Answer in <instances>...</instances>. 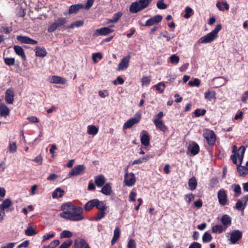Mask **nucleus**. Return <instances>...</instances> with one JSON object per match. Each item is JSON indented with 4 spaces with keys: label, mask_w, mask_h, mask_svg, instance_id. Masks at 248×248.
Returning a JSON list of instances; mask_svg holds the SVG:
<instances>
[{
    "label": "nucleus",
    "mask_w": 248,
    "mask_h": 248,
    "mask_svg": "<svg viewBox=\"0 0 248 248\" xmlns=\"http://www.w3.org/2000/svg\"><path fill=\"white\" fill-rule=\"evenodd\" d=\"M245 150H246V148H245V146H241L239 149V151H241V155H239V153H236V156H237V157H238V158L239 160L240 163H239V164H240V165H241V164L242 163V161H243V159L244 157Z\"/></svg>",
    "instance_id": "40"
},
{
    "label": "nucleus",
    "mask_w": 248,
    "mask_h": 248,
    "mask_svg": "<svg viewBox=\"0 0 248 248\" xmlns=\"http://www.w3.org/2000/svg\"><path fill=\"white\" fill-rule=\"evenodd\" d=\"M60 242L59 240H54L52 241L49 245L50 246V248H55L60 244Z\"/></svg>",
    "instance_id": "63"
},
{
    "label": "nucleus",
    "mask_w": 248,
    "mask_h": 248,
    "mask_svg": "<svg viewBox=\"0 0 248 248\" xmlns=\"http://www.w3.org/2000/svg\"><path fill=\"white\" fill-rule=\"evenodd\" d=\"M248 99V91L244 92L241 97V101L243 103L246 104L247 103V99Z\"/></svg>",
    "instance_id": "62"
},
{
    "label": "nucleus",
    "mask_w": 248,
    "mask_h": 248,
    "mask_svg": "<svg viewBox=\"0 0 248 248\" xmlns=\"http://www.w3.org/2000/svg\"><path fill=\"white\" fill-rule=\"evenodd\" d=\"M35 55L39 57H44L46 56L47 52L45 47L37 46L35 48Z\"/></svg>",
    "instance_id": "21"
},
{
    "label": "nucleus",
    "mask_w": 248,
    "mask_h": 248,
    "mask_svg": "<svg viewBox=\"0 0 248 248\" xmlns=\"http://www.w3.org/2000/svg\"><path fill=\"white\" fill-rule=\"evenodd\" d=\"M72 243V241L70 239H68L62 243L59 248H69L71 246Z\"/></svg>",
    "instance_id": "53"
},
{
    "label": "nucleus",
    "mask_w": 248,
    "mask_h": 248,
    "mask_svg": "<svg viewBox=\"0 0 248 248\" xmlns=\"http://www.w3.org/2000/svg\"><path fill=\"white\" fill-rule=\"evenodd\" d=\"M67 22L65 17L58 18L54 22L52 23L48 28L47 31L48 32H53L55 31L58 28L64 26Z\"/></svg>",
    "instance_id": "4"
},
{
    "label": "nucleus",
    "mask_w": 248,
    "mask_h": 248,
    "mask_svg": "<svg viewBox=\"0 0 248 248\" xmlns=\"http://www.w3.org/2000/svg\"><path fill=\"white\" fill-rule=\"evenodd\" d=\"M157 7L159 9L164 10L167 8V5L164 2L163 0H159L157 3Z\"/></svg>",
    "instance_id": "59"
},
{
    "label": "nucleus",
    "mask_w": 248,
    "mask_h": 248,
    "mask_svg": "<svg viewBox=\"0 0 248 248\" xmlns=\"http://www.w3.org/2000/svg\"><path fill=\"white\" fill-rule=\"evenodd\" d=\"M245 206L244 204H243V202L241 200H238L235 203V208L239 211H242L244 210Z\"/></svg>",
    "instance_id": "49"
},
{
    "label": "nucleus",
    "mask_w": 248,
    "mask_h": 248,
    "mask_svg": "<svg viewBox=\"0 0 248 248\" xmlns=\"http://www.w3.org/2000/svg\"><path fill=\"white\" fill-rule=\"evenodd\" d=\"M106 179L103 175H99L94 177V182L98 187H101L105 184Z\"/></svg>",
    "instance_id": "20"
},
{
    "label": "nucleus",
    "mask_w": 248,
    "mask_h": 248,
    "mask_svg": "<svg viewBox=\"0 0 248 248\" xmlns=\"http://www.w3.org/2000/svg\"><path fill=\"white\" fill-rule=\"evenodd\" d=\"M103 56L101 53L99 52L93 53L92 55V59L94 63H96L97 62V61L96 60L97 59L101 60Z\"/></svg>",
    "instance_id": "52"
},
{
    "label": "nucleus",
    "mask_w": 248,
    "mask_h": 248,
    "mask_svg": "<svg viewBox=\"0 0 248 248\" xmlns=\"http://www.w3.org/2000/svg\"><path fill=\"white\" fill-rule=\"evenodd\" d=\"M188 149L190 152L191 154L193 156L197 155L200 152V147L196 142H193L192 143V146L191 147L189 145Z\"/></svg>",
    "instance_id": "18"
},
{
    "label": "nucleus",
    "mask_w": 248,
    "mask_h": 248,
    "mask_svg": "<svg viewBox=\"0 0 248 248\" xmlns=\"http://www.w3.org/2000/svg\"><path fill=\"white\" fill-rule=\"evenodd\" d=\"M216 92L214 91L207 90L204 93L205 99L211 101L213 99H216Z\"/></svg>",
    "instance_id": "31"
},
{
    "label": "nucleus",
    "mask_w": 248,
    "mask_h": 248,
    "mask_svg": "<svg viewBox=\"0 0 248 248\" xmlns=\"http://www.w3.org/2000/svg\"><path fill=\"white\" fill-rule=\"evenodd\" d=\"M201 81L198 78H195L193 80H190L188 82V84L190 86L199 87L200 85Z\"/></svg>",
    "instance_id": "51"
},
{
    "label": "nucleus",
    "mask_w": 248,
    "mask_h": 248,
    "mask_svg": "<svg viewBox=\"0 0 248 248\" xmlns=\"http://www.w3.org/2000/svg\"><path fill=\"white\" fill-rule=\"evenodd\" d=\"M206 112L205 109L197 108L194 112L193 114L196 117L204 116Z\"/></svg>",
    "instance_id": "42"
},
{
    "label": "nucleus",
    "mask_w": 248,
    "mask_h": 248,
    "mask_svg": "<svg viewBox=\"0 0 248 248\" xmlns=\"http://www.w3.org/2000/svg\"><path fill=\"white\" fill-rule=\"evenodd\" d=\"M222 25L218 24L215 28L210 33L201 37L198 42L202 44H207L213 41L217 37L218 32L221 30Z\"/></svg>",
    "instance_id": "2"
},
{
    "label": "nucleus",
    "mask_w": 248,
    "mask_h": 248,
    "mask_svg": "<svg viewBox=\"0 0 248 248\" xmlns=\"http://www.w3.org/2000/svg\"><path fill=\"white\" fill-rule=\"evenodd\" d=\"M225 230L226 228L219 224L215 225L212 228V231L214 233H221Z\"/></svg>",
    "instance_id": "32"
},
{
    "label": "nucleus",
    "mask_w": 248,
    "mask_h": 248,
    "mask_svg": "<svg viewBox=\"0 0 248 248\" xmlns=\"http://www.w3.org/2000/svg\"><path fill=\"white\" fill-rule=\"evenodd\" d=\"M237 170L240 176L244 177L248 174V168L246 166L237 165Z\"/></svg>",
    "instance_id": "25"
},
{
    "label": "nucleus",
    "mask_w": 248,
    "mask_h": 248,
    "mask_svg": "<svg viewBox=\"0 0 248 248\" xmlns=\"http://www.w3.org/2000/svg\"><path fill=\"white\" fill-rule=\"evenodd\" d=\"M95 207L98 209L99 211L107 210L108 207L106 206L104 201H100L98 199H95Z\"/></svg>",
    "instance_id": "28"
},
{
    "label": "nucleus",
    "mask_w": 248,
    "mask_h": 248,
    "mask_svg": "<svg viewBox=\"0 0 248 248\" xmlns=\"http://www.w3.org/2000/svg\"><path fill=\"white\" fill-rule=\"evenodd\" d=\"M233 190L234 192V196L235 197H239L241 194V188L239 184H233L232 185Z\"/></svg>",
    "instance_id": "39"
},
{
    "label": "nucleus",
    "mask_w": 248,
    "mask_h": 248,
    "mask_svg": "<svg viewBox=\"0 0 248 248\" xmlns=\"http://www.w3.org/2000/svg\"><path fill=\"white\" fill-rule=\"evenodd\" d=\"M141 114L138 112L135 115L134 117H132L128 120L124 124V129L130 128L135 124L139 123L141 119Z\"/></svg>",
    "instance_id": "6"
},
{
    "label": "nucleus",
    "mask_w": 248,
    "mask_h": 248,
    "mask_svg": "<svg viewBox=\"0 0 248 248\" xmlns=\"http://www.w3.org/2000/svg\"><path fill=\"white\" fill-rule=\"evenodd\" d=\"M83 8V5L81 3L72 5L68 11L69 14L77 13L80 10Z\"/></svg>",
    "instance_id": "19"
},
{
    "label": "nucleus",
    "mask_w": 248,
    "mask_h": 248,
    "mask_svg": "<svg viewBox=\"0 0 248 248\" xmlns=\"http://www.w3.org/2000/svg\"><path fill=\"white\" fill-rule=\"evenodd\" d=\"M188 185L191 190H194L196 189L197 186V182L195 177L193 176L189 179Z\"/></svg>",
    "instance_id": "34"
},
{
    "label": "nucleus",
    "mask_w": 248,
    "mask_h": 248,
    "mask_svg": "<svg viewBox=\"0 0 248 248\" xmlns=\"http://www.w3.org/2000/svg\"><path fill=\"white\" fill-rule=\"evenodd\" d=\"M170 62L171 63L177 64L179 62L180 58L178 56L175 54L171 55L170 58Z\"/></svg>",
    "instance_id": "56"
},
{
    "label": "nucleus",
    "mask_w": 248,
    "mask_h": 248,
    "mask_svg": "<svg viewBox=\"0 0 248 248\" xmlns=\"http://www.w3.org/2000/svg\"><path fill=\"white\" fill-rule=\"evenodd\" d=\"M10 109L4 104L0 105V116L5 117L9 115Z\"/></svg>",
    "instance_id": "27"
},
{
    "label": "nucleus",
    "mask_w": 248,
    "mask_h": 248,
    "mask_svg": "<svg viewBox=\"0 0 248 248\" xmlns=\"http://www.w3.org/2000/svg\"><path fill=\"white\" fill-rule=\"evenodd\" d=\"M4 62L5 64L8 66H12L15 65V59L14 58H4Z\"/></svg>",
    "instance_id": "45"
},
{
    "label": "nucleus",
    "mask_w": 248,
    "mask_h": 248,
    "mask_svg": "<svg viewBox=\"0 0 248 248\" xmlns=\"http://www.w3.org/2000/svg\"><path fill=\"white\" fill-rule=\"evenodd\" d=\"M221 221L222 223L224 225V227L226 228V229L231 224V217L229 215H223L221 217Z\"/></svg>",
    "instance_id": "29"
},
{
    "label": "nucleus",
    "mask_w": 248,
    "mask_h": 248,
    "mask_svg": "<svg viewBox=\"0 0 248 248\" xmlns=\"http://www.w3.org/2000/svg\"><path fill=\"white\" fill-rule=\"evenodd\" d=\"M151 80V77L150 76L148 77H143L141 79L142 86H148Z\"/></svg>",
    "instance_id": "48"
},
{
    "label": "nucleus",
    "mask_w": 248,
    "mask_h": 248,
    "mask_svg": "<svg viewBox=\"0 0 248 248\" xmlns=\"http://www.w3.org/2000/svg\"><path fill=\"white\" fill-rule=\"evenodd\" d=\"M17 40L21 43L26 44L36 45L38 43L37 41L26 36H17Z\"/></svg>",
    "instance_id": "13"
},
{
    "label": "nucleus",
    "mask_w": 248,
    "mask_h": 248,
    "mask_svg": "<svg viewBox=\"0 0 248 248\" xmlns=\"http://www.w3.org/2000/svg\"><path fill=\"white\" fill-rule=\"evenodd\" d=\"M127 248H137L136 243L134 239H131L127 244Z\"/></svg>",
    "instance_id": "61"
},
{
    "label": "nucleus",
    "mask_w": 248,
    "mask_h": 248,
    "mask_svg": "<svg viewBox=\"0 0 248 248\" xmlns=\"http://www.w3.org/2000/svg\"><path fill=\"white\" fill-rule=\"evenodd\" d=\"M17 146L16 142H12L9 143L8 150L10 153H15L16 151Z\"/></svg>",
    "instance_id": "50"
},
{
    "label": "nucleus",
    "mask_w": 248,
    "mask_h": 248,
    "mask_svg": "<svg viewBox=\"0 0 248 248\" xmlns=\"http://www.w3.org/2000/svg\"><path fill=\"white\" fill-rule=\"evenodd\" d=\"M212 236L208 232H205L202 237L203 243L210 242L212 240Z\"/></svg>",
    "instance_id": "43"
},
{
    "label": "nucleus",
    "mask_w": 248,
    "mask_h": 248,
    "mask_svg": "<svg viewBox=\"0 0 248 248\" xmlns=\"http://www.w3.org/2000/svg\"><path fill=\"white\" fill-rule=\"evenodd\" d=\"M216 6L218 10L221 11H223L224 10H228L229 9V5L227 2H217L216 4Z\"/></svg>",
    "instance_id": "35"
},
{
    "label": "nucleus",
    "mask_w": 248,
    "mask_h": 248,
    "mask_svg": "<svg viewBox=\"0 0 248 248\" xmlns=\"http://www.w3.org/2000/svg\"><path fill=\"white\" fill-rule=\"evenodd\" d=\"M64 193V191L60 187L57 188L52 193L53 198H62Z\"/></svg>",
    "instance_id": "30"
},
{
    "label": "nucleus",
    "mask_w": 248,
    "mask_h": 248,
    "mask_svg": "<svg viewBox=\"0 0 248 248\" xmlns=\"http://www.w3.org/2000/svg\"><path fill=\"white\" fill-rule=\"evenodd\" d=\"M11 205L12 201L9 199H6L3 201L0 208L3 211H4L5 209L8 208ZM2 213L3 214V216L5 215L4 211L2 212Z\"/></svg>",
    "instance_id": "33"
},
{
    "label": "nucleus",
    "mask_w": 248,
    "mask_h": 248,
    "mask_svg": "<svg viewBox=\"0 0 248 248\" xmlns=\"http://www.w3.org/2000/svg\"><path fill=\"white\" fill-rule=\"evenodd\" d=\"M188 248H202V245L199 243L194 242L189 246Z\"/></svg>",
    "instance_id": "64"
},
{
    "label": "nucleus",
    "mask_w": 248,
    "mask_h": 248,
    "mask_svg": "<svg viewBox=\"0 0 248 248\" xmlns=\"http://www.w3.org/2000/svg\"><path fill=\"white\" fill-rule=\"evenodd\" d=\"M193 10L192 9L189 7H186L185 9V14L184 15V17L185 18H189L192 13Z\"/></svg>",
    "instance_id": "54"
},
{
    "label": "nucleus",
    "mask_w": 248,
    "mask_h": 248,
    "mask_svg": "<svg viewBox=\"0 0 248 248\" xmlns=\"http://www.w3.org/2000/svg\"><path fill=\"white\" fill-rule=\"evenodd\" d=\"M108 212V211L107 212V210L99 211L95 216H94L93 220L96 221L101 220L105 217Z\"/></svg>",
    "instance_id": "36"
},
{
    "label": "nucleus",
    "mask_w": 248,
    "mask_h": 248,
    "mask_svg": "<svg viewBox=\"0 0 248 248\" xmlns=\"http://www.w3.org/2000/svg\"><path fill=\"white\" fill-rule=\"evenodd\" d=\"M242 237V232L241 231L238 230H233L231 233L230 241L232 244H235L238 243Z\"/></svg>",
    "instance_id": "11"
},
{
    "label": "nucleus",
    "mask_w": 248,
    "mask_h": 248,
    "mask_svg": "<svg viewBox=\"0 0 248 248\" xmlns=\"http://www.w3.org/2000/svg\"><path fill=\"white\" fill-rule=\"evenodd\" d=\"M84 21L82 20H77L70 25L67 26L66 29H73L75 27H80L83 25Z\"/></svg>",
    "instance_id": "38"
},
{
    "label": "nucleus",
    "mask_w": 248,
    "mask_h": 248,
    "mask_svg": "<svg viewBox=\"0 0 248 248\" xmlns=\"http://www.w3.org/2000/svg\"><path fill=\"white\" fill-rule=\"evenodd\" d=\"M98 129L94 125H90L88 126V133L90 135H95L97 134Z\"/></svg>",
    "instance_id": "41"
},
{
    "label": "nucleus",
    "mask_w": 248,
    "mask_h": 248,
    "mask_svg": "<svg viewBox=\"0 0 248 248\" xmlns=\"http://www.w3.org/2000/svg\"><path fill=\"white\" fill-rule=\"evenodd\" d=\"M14 49L16 53L20 56L24 60H26V56L24 52V50L23 48L19 46H14Z\"/></svg>",
    "instance_id": "22"
},
{
    "label": "nucleus",
    "mask_w": 248,
    "mask_h": 248,
    "mask_svg": "<svg viewBox=\"0 0 248 248\" xmlns=\"http://www.w3.org/2000/svg\"><path fill=\"white\" fill-rule=\"evenodd\" d=\"M162 19V16L161 15H157L155 16L152 17L151 18H149V19H148L146 21L145 24H140L142 26H147V27L151 26H153L154 25H155V24L160 22L161 21Z\"/></svg>",
    "instance_id": "9"
},
{
    "label": "nucleus",
    "mask_w": 248,
    "mask_h": 248,
    "mask_svg": "<svg viewBox=\"0 0 248 248\" xmlns=\"http://www.w3.org/2000/svg\"><path fill=\"white\" fill-rule=\"evenodd\" d=\"M62 212L60 216L63 218L73 221H78L84 219L82 214L83 209L81 206H76L71 202H66L61 206Z\"/></svg>",
    "instance_id": "1"
},
{
    "label": "nucleus",
    "mask_w": 248,
    "mask_h": 248,
    "mask_svg": "<svg viewBox=\"0 0 248 248\" xmlns=\"http://www.w3.org/2000/svg\"><path fill=\"white\" fill-rule=\"evenodd\" d=\"M150 140V136L147 131L142 130L140 135V141L142 145L148 146Z\"/></svg>",
    "instance_id": "14"
},
{
    "label": "nucleus",
    "mask_w": 248,
    "mask_h": 248,
    "mask_svg": "<svg viewBox=\"0 0 248 248\" xmlns=\"http://www.w3.org/2000/svg\"><path fill=\"white\" fill-rule=\"evenodd\" d=\"M25 233L27 236H33L37 233L31 226H29L25 231Z\"/></svg>",
    "instance_id": "46"
},
{
    "label": "nucleus",
    "mask_w": 248,
    "mask_h": 248,
    "mask_svg": "<svg viewBox=\"0 0 248 248\" xmlns=\"http://www.w3.org/2000/svg\"><path fill=\"white\" fill-rule=\"evenodd\" d=\"M142 10L138 1L132 2L129 7V12L131 13H137Z\"/></svg>",
    "instance_id": "17"
},
{
    "label": "nucleus",
    "mask_w": 248,
    "mask_h": 248,
    "mask_svg": "<svg viewBox=\"0 0 248 248\" xmlns=\"http://www.w3.org/2000/svg\"><path fill=\"white\" fill-rule=\"evenodd\" d=\"M73 236V233L67 230H64L60 233V237L61 238H69Z\"/></svg>",
    "instance_id": "44"
},
{
    "label": "nucleus",
    "mask_w": 248,
    "mask_h": 248,
    "mask_svg": "<svg viewBox=\"0 0 248 248\" xmlns=\"http://www.w3.org/2000/svg\"><path fill=\"white\" fill-rule=\"evenodd\" d=\"M153 122L155 126L160 131L165 132L168 130L167 126L164 124L162 121H157L156 120H154Z\"/></svg>",
    "instance_id": "26"
},
{
    "label": "nucleus",
    "mask_w": 248,
    "mask_h": 248,
    "mask_svg": "<svg viewBox=\"0 0 248 248\" xmlns=\"http://www.w3.org/2000/svg\"><path fill=\"white\" fill-rule=\"evenodd\" d=\"M138 2L140 3L143 10L147 7L150 4L149 0H139Z\"/></svg>",
    "instance_id": "55"
},
{
    "label": "nucleus",
    "mask_w": 248,
    "mask_h": 248,
    "mask_svg": "<svg viewBox=\"0 0 248 248\" xmlns=\"http://www.w3.org/2000/svg\"><path fill=\"white\" fill-rule=\"evenodd\" d=\"M14 92L12 89L7 90L5 93V101L7 104H12L14 102Z\"/></svg>",
    "instance_id": "15"
},
{
    "label": "nucleus",
    "mask_w": 248,
    "mask_h": 248,
    "mask_svg": "<svg viewBox=\"0 0 248 248\" xmlns=\"http://www.w3.org/2000/svg\"><path fill=\"white\" fill-rule=\"evenodd\" d=\"M154 87H155L156 90L159 91L160 93H163L165 88V85L163 82H161L154 85Z\"/></svg>",
    "instance_id": "47"
},
{
    "label": "nucleus",
    "mask_w": 248,
    "mask_h": 248,
    "mask_svg": "<svg viewBox=\"0 0 248 248\" xmlns=\"http://www.w3.org/2000/svg\"><path fill=\"white\" fill-rule=\"evenodd\" d=\"M89 246L85 239L83 238L76 239L74 241V247L75 248H84Z\"/></svg>",
    "instance_id": "16"
},
{
    "label": "nucleus",
    "mask_w": 248,
    "mask_h": 248,
    "mask_svg": "<svg viewBox=\"0 0 248 248\" xmlns=\"http://www.w3.org/2000/svg\"><path fill=\"white\" fill-rule=\"evenodd\" d=\"M217 199L219 204L224 206L229 204V200L228 199L227 191L226 190L222 188L218 190L217 192Z\"/></svg>",
    "instance_id": "5"
},
{
    "label": "nucleus",
    "mask_w": 248,
    "mask_h": 248,
    "mask_svg": "<svg viewBox=\"0 0 248 248\" xmlns=\"http://www.w3.org/2000/svg\"><path fill=\"white\" fill-rule=\"evenodd\" d=\"M130 59V56L129 55L124 57L119 62L118 65L117 70L120 71L127 69L129 66Z\"/></svg>",
    "instance_id": "12"
},
{
    "label": "nucleus",
    "mask_w": 248,
    "mask_h": 248,
    "mask_svg": "<svg viewBox=\"0 0 248 248\" xmlns=\"http://www.w3.org/2000/svg\"><path fill=\"white\" fill-rule=\"evenodd\" d=\"M114 27V25H112L110 26L109 27H103L99 29H97L94 31L93 36L95 37L100 35H107L114 31L113 30L110 28Z\"/></svg>",
    "instance_id": "7"
},
{
    "label": "nucleus",
    "mask_w": 248,
    "mask_h": 248,
    "mask_svg": "<svg viewBox=\"0 0 248 248\" xmlns=\"http://www.w3.org/2000/svg\"><path fill=\"white\" fill-rule=\"evenodd\" d=\"M122 15L123 13L122 12H119L114 14L112 17L113 22H115L116 23L117 22L119 19L122 17Z\"/></svg>",
    "instance_id": "58"
},
{
    "label": "nucleus",
    "mask_w": 248,
    "mask_h": 248,
    "mask_svg": "<svg viewBox=\"0 0 248 248\" xmlns=\"http://www.w3.org/2000/svg\"><path fill=\"white\" fill-rule=\"evenodd\" d=\"M195 196L192 193L187 194L185 195V200L188 203L194 200Z\"/></svg>",
    "instance_id": "57"
},
{
    "label": "nucleus",
    "mask_w": 248,
    "mask_h": 248,
    "mask_svg": "<svg viewBox=\"0 0 248 248\" xmlns=\"http://www.w3.org/2000/svg\"><path fill=\"white\" fill-rule=\"evenodd\" d=\"M86 170V167L84 165H78L69 172L70 176H78L83 174Z\"/></svg>",
    "instance_id": "8"
},
{
    "label": "nucleus",
    "mask_w": 248,
    "mask_h": 248,
    "mask_svg": "<svg viewBox=\"0 0 248 248\" xmlns=\"http://www.w3.org/2000/svg\"><path fill=\"white\" fill-rule=\"evenodd\" d=\"M203 136L210 147L214 146L217 140V136L213 130L206 129Z\"/></svg>",
    "instance_id": "3"
},
{
    "label": "nucleus",
    "mask_w": 248,
    "mask_h": 248,
    "mask_svg": "<svg viewBox=\"0 0 248 248\" xmlns=\"http://www.w3.org/2000/svg\"><path fill=\"white\" fill-rule=\"evenodd\" d=\"M95 199L90 200L88 202L84 207L85 210L87 212H89L93 209V208L95 206Z\"/></svg>",
    "instance_id": "37"
},
{
    "label": "nucleus",
    "mask_w": 248,
    "mask_h": 248,
    "mask_svg": "<svg viewBox=\"0 0 248 248\" xmlns=\"http://www.w3.org/2000/svg\"><path fill=\"white\" fill-rule=\"evenodd\" d=\"M66 81L65 78L59 76H53L51 78V82L53 83L65 84Z\"/></svg>",
    "instance_id": "24"
},
{
    "label": "nucleus",
    "mask_w": 248,
    "mask_h": 248,
    "mask_svg": "<svg viewBox=\"0 0 248 248\" xmlns=\"http://www.w3.org/2000/svg\"><path fill=\"white\" fill-rule=\"evenodd\" d=\"M103 186L101 190V192L105 195H110L112 191L111 184L106 183Z\"/></svg>",
    "instance_id": "23"
},
{
    "label": "nucleus",
    "mask_w": 248,
    "mask_h": 248,
    "mask_svg": "<svg viewBox=\"0 0 248 248\" xmlns=\"http://www.w3.org/2000/svg\"><path fill=\"white\" fill-rule=\"evenodd\" d=\"M126 170V173L124 176V182L126 186H133L136 182V177L134 174L131 172L128 174Z\"/></svg>",
    "instance_id": "10"
},
{
    "label": "nucleus",
    "mask_w": 248,
    "mask_h": 248,
    "mask_svg": "<svg viewBox=\"0 0 248 248\" xmlns=\"http://www.w3.org/2000/svg\"><path fill=\"white\" fill-rule=\"evenodd\" d=\"M218 183V180L217 178H213L210 182V186L212 188L215 187Z\"/></svg>",
    "instance_id": "60"
}]
</instances>
